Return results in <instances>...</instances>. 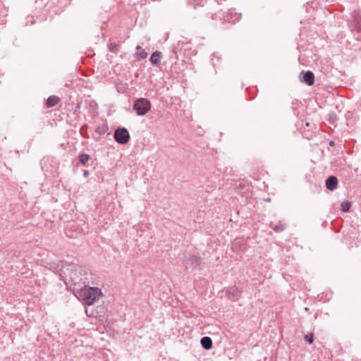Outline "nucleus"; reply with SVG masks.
<instances>
[{
	"label": "nucleus",
	"mask_w": 361,
	"mask_h": 361,
	"mask_svg": "<svg viewBox=\"0 0 361 361\" xmlns=\"http://www.w3.org/2000/svg\"><path fill=\"white\" fill-rule=\"evenodd\" d=\"M60 101V99L56 96L52 95L48 97L47 99L46 105L47 107H53L56 106Z\"/></svg>",
	"instance_id": "9b49d317"
},
{
	"label": "nucleus",
	"mask_w": 361,
	"mask_h": 361,
	"mask_svg": "<svg viewBox=\"0 0 361 361\" xmlns=\"http://www.w3.org/2000/svg\"><path fill=\"white\" fill-rule=\"evenodd\" d=\"M108 126L106 124H102L97 127L95 132L99 135H104L108 131Z\"/></svg>",
	"instance_id": "4468645a"
},
{
	"label": "nucleus",
	"mask_w": 361,
	"mask_h": 361,
	"mask_svg": "<svg viewBox=\"0 0 361 361\" xmlns=\"http://www.w3.org/2000/svg\"><path fill=\"white\" fill-rule=\"evenodd\" d=\"M201 262L200 257L197 255H190L186 260L185 264L190 265L192 268L195 269L200 266Z\"/></svg>",
	"instance_id": "423d86ee"
},
{
	"label": "nucleus",
	"mask_w": 361,
	"mask_h": 361,
	"mask_svg": "<svg viewBox=\"0 0 361 361\" xmlns=\"http://www.w3.org/2000/svg\"><path fill=\"white\" fill-rule=\"evenodd\" d=\"M83 175L85 177H87L89 176V171L87 170H85L83 171Z\"/></svg>",
	"instance_id": "412c9836"
},
{
	"label": "nucleus",
	"mask_w": 361,
	"mask_h": 361,
	"mask_svg": "<svg viewBox=\"0 0 361 361\" xmlns=\"http://www.w3.org/2000/svg\"><path fill=\"white\" fill-rule=\"evenodd\" d=\"M151 106V103L147 99L139 98L135 101L133 108L138 116H144L149 111Z\"/></svg>",
	"instance_id": "f03ea898"
},
{
	"label": "nucleus",
	"mask_w": 361,
	"mask_h": 361,
	"mask_svg": "<svg viewBox=\"0 0 361 361\" xmlns=\"http://www.w3.org/2000/svg\"><path fill=\"white\" fill-rule=\"evenodd\" d=\"M137 52L135 53V55L138 59H144L147 58V53L142 49V47L140 45H137L136 47Z\"/></svg>",
	"instance_id": "ddd939ff"
},
{
	"label": "nucleus",
	"mask_w": 361,
	"mask_h": 361,
	"mask_svg": "<svg viewBox=\"0 0 361 361\" xmlns=\"http://www.w3.org/2000/svg\"><path fill=\"white\" fill-rule=\"evenodd\" d=\"M76 297L85 305H91L99 300L102 295V290L99 288L84 286L75 294Z\"/></svg>",
	"instance_id": "f257e3e1"
},
{
	"label": "nucleus",
	"mask_w": 361,
	"mask_h": 361,
	"mask_svg": "<svg viewBox=\"0 0 361 361\" xmlns=\"http://www.w3.org/2000/svg\"><path fill=\"white\" fill-rule=\"evenodd\" d=\"M282 228L283 227H279V226H277V227H275L274 230L276 231V232H280L282 231Z\"/></svg>",
	"instance_id": "aec40b11"
},
{
	"label": "nucleus",
	"mask_w": 361,
	"mask_h": 361,
	"mask_svg": "<svg viewBox=\"0 0 361 361\" xmlns=\"http://www.w3.org/2000/svg\"><path fill=\"white\" fill-rule=\"evenodd\" d=\"M351 207V203L349 201H345L341 204V209L343 212H348Z\"/></svg>",
	"instance_id": "dca6fc26"
},
{
	"label": "nucleus",
	"mask_w": 361,
	"mask_h": 361,
	"mask_svg": "<svg viewBox=\"0 0 361 361\" xmlns=\"http://www.w3.org/2000/svg\"><path fill=\"white\" fill-rule=\"evenodd\" d=\"M113 49H114V47H112V49L111 48V49H110V51H113Z\"/></svg>",
	"instance_id": "5701e85b"
},
{
	"label": "nucleus",
	"mask_w": 361,
	"mask_h": 361,
	"mask_svg": "<svg viewBox=\"0 0 361 361\" xmlns=\"http://www.w3.org/2000/svg\"><path fill=\"white\" fill-rule=\"evenodd\" d=\"M200 343L205 350H209L212 347V340L208 336L202 337L200 340Z\"/></svg>",
	"instance_id": "9d476101"
},
{
	"label": "nucleus",
	"mask_w": 361,
	"mask_h": 361,
	"mask_svg": "<svg viewBox=\"0 0 361 361\" xmlns=\"http://www.w3.org/2000/svg\"><path fill=\"white\" fill-rule=\"evenodd\" d=\"M300 80L307 85H312L314 82V73L310 71H302L300 74Z\"/></svg>",
	"instance_id": "20e7f679"
},
{
	"label": "nucleus",
	"mask_w": 361,
	"mask_h": 361,
	"mask_svg": "<svg viewBox=\"0 0 361 361\" xmlns=\"http://www.w3.org/2000/svg\"><path fill=\"white\" fill-rule=\"evenodd\" d=\"M161 55L162 54L160 51H157L154 52L150 57L151 63L154 65H159L160 63Z\"/></svg>",
	"instance_id": "f8f14e48"
},
{
	"label": "nucleus",
	"mask_w": 361,
	"mask_h": 361,
	"mask_svg": "<svg viewBox=\"0 0 361 361\" xmlns=\"http://www.w3.org/2000/svg\"><path fill=\"white\" fill-rule=\"evenodd\" d=\"M79 161L81 164L85 165L90 159V156L87 154H80L78 156Z\"/></svg>",
	"instance_id": "2eb2a0df"
},
{
	"label": "nucleus",
	"mask_w": 361,
	"mask_h": 361,
	"mask_svg": "<svg viewBox=\"0 0 361 361\" xmlns=\"http://www.w3.org/2000/svg\"><path fill=\"white\" fill-rule=\"evenodd\" d=\"M77 273L78 271L75 270L74 271H73L71 274V279L72 280V281L74 283L75 285H80V283L83 284L85 283V280L87 279L86 277H84V278H82V277H79L78 275H77Z\"/></svg>",
	"instance_id": "1a4fd4ad"
},
{
	"label": "nucleus",
	"mask_w": 361,
	"mask_h": 361,
	"mask_svg": "<svg viewBox=\"0 0 361 361\" xmlns=\"http://www.w3.org/2000/svg\"><path fill=\"white\" fill-rule=\"evenodd\" d=\"M187 5L188 7L192 8L193 9H197L198 6V4L195 1H192L191 0L188 1Z\"/></svg>",
	"instance_id": "a211bd4d"
},
{
	"label": "nucleus",
	"mask_w": 361,
	"mask_h": 361,
	"mask_svg": "<svg viewBox=\"0 0 361 361\" xmlns=\"http://www.w3.org/2000/svg\"><path fill=\"white\" fill-rule=\"evenodd\" d=\"M338 185V178L336 176H331L326 180V187L328 190H334Z\"/></svg>",
	"instance_id": "6e6552de"
},
{
	"label": "nucleus",
	"mask_w": 361,
	"mask_h": 361,
	"mask_svg": "<svg viewBox=\"0 0 361 361\" xmlns=\"http://www.w3.org/2000/svg\"><path fill=\"white\" fill-rule=\"evenodd\" d=\"M114 139L119 144H126L129 141L130 134L126 128H118L114 132Z\"/></svg>",
	"instance_id": "7ed1b4c3"
},
{
	"label": "nucleus",
	"mask_w": 361,
	"mask_h": 361,
	"mask_svg": "<svg viewBox=\"0 0 361 361\" xmlns=\"http://www.w3.org/2000/svg\"><path fill=\"white\" fill-rule=\"evenodd\" d=\"M240 295V290L237 287H231L226 291V295L231 300L235 301Z\"/></svg>",
	"instance_id": "39448f33"
},
{
	"label": "nucleus",
	"mask_w": 361,
	"mask_h": 361,
	"mask_svg": "<svg viewBox=\"0 0 361 361\" xmlns=\"http://www.w3.org/2000/svg\"><path fill=\"white\" fill-rule=\"evenodd\" d=\"M334 145V142H333V141H331V142H330V145Z\"/></svg>",
	"instance_id": "4be33fe9"
},
{
	"label": "nucleus",
	"mask_w": 361,
	"mask_h": 361,
	"mask_svg": "<svg viewBox=\"0 0 361 361\" xmlns=\"http://www.w3.org/2000/svg\"><path fill=\"white\" fill-rule=\"evenodd\" d=\"M113 49H114V47H112V49L111 48V49H110V51H113Z\"/></svg>",
	"instance_id": "b1692460"
},
{
	"label": "nucleus",
	"mask_w": 361,
	"mask_h": 361,
	"mask_svg": "<svg viewBox=\"0 0 361 361\" xmlns=\"http://www.w3.org/2000/svg\"><path fill=\"white\" fill-rule=\"evenodd\" d=\"M305 340L310 344H312L314 341V335L312 333L307 334L305 336Z\"/></svg>",
	"instance_id": "f3484780"
},
{
	"label": "nucleus",
	"mask_w": 361,
	"mask_h": 361,
	"mask_svg": "<svg viewBox=\"0 0 361 361\" xmlns=\"http://www.w3.org/2000/svg\"><path fill=\"white\" fill-rule=\"evenodd\" d=\"M64 232L67 237L76 238L80 233V229L79 227H65Z\"/></svg>",
	"instance_id": "0eeeda50"
},
{
	"label": "nucleus",
	"mask_w": 361,
	"mask_h": 361,
	"mask_svg": "<svg viewBox=\"0 0 361 361\" xmlns=\"http://www.w3.org/2000/svg\"><path fill=\"white\" fill-rule=\"evenodd\" d=\"M355 20L356 21L355 29L357 32H360L361 30V21L359 18L357 17L355 18Z\"/></svg>",
	"instance_id": "6ab92c4d"
}]
</instances>
